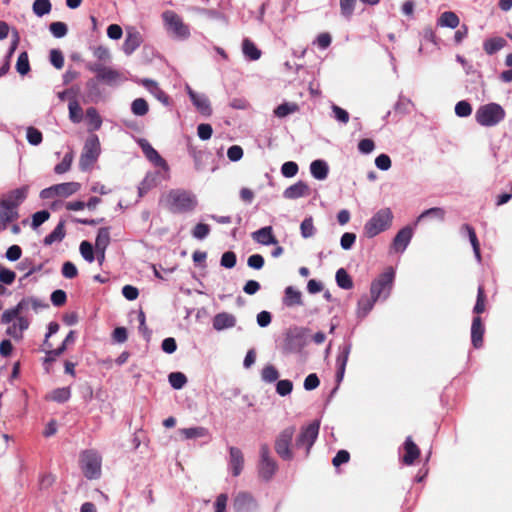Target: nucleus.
Here are the masks:
<instances>
[{
  "label": "nucleus",
  "instance_id": "nucleus-58",
  "mask_svg": "<svg viewBox=\"0 0 512 512\" xmlns=\"http://www.w3.org/2000/svg\"><path fill=\"white\" fill-rule=\"evenodd\" d=\"M293 383L290 380H279L276 384V392L280 396H286L292 392Z\"/></svg>",
  "mask_w": 512,
  "mask_h": 512
},
{
  "label": "nucleus",
  "instance_id": "nucleus-6",
  "mask_svg": "<svg viewBox=\"0 0 512 512\" xmlns=\"http://www.w3.org/2000/svg\"><path fill=\"white\" fill-rule=\"evenodd\" d=\"M162 19L166 30L174 37L179 39H186L190 35L188 25H186L182 18L172 10H166L162 13Z\"/></svg>",
  "mask_w": 512,
  "mask_h": 512
},
{
  "label": "nucleus",
  "instance_id": "nucleus-40",
  "mask_svg": "<svg viewBox=\"0 0 512 512\" xmlns=\"http://www.w3.org/2000/svg\"><path fill=\"white\" fill-rule=\"evenodd\" d=\"M52 8L50 0H35L32 5L33 13L38 17H43L50 13Z\"/></svg>",
  "mask_w": 512,
  "mask_h": 512
},
{
  "label": "nucleus",
  "instance_id": "nucleus-28",
  "mask_svg": "<svg viewBox=\"0 0 512 512\" xmlns=\"http://www.w3.org/2000/svg\"><path fill=\"white\" fill-rule=\"evenodd\" d=\"M283 303L287 307H294L302 305V294L292 286H288L285 289V295L283 297Z\"/></svg>",
  "mask_w": 512,
  "mask_h": 512
},
{
  "label": "nucleus",
  "instance_id": "nucleus-63",
  "mask_svg": "<svg viewBox=\"0 0 512 512\" xmlns=\"http://www.w3.org/2000/svg\"><path fill=\"white\" fill-rule=\"evenodd\" d=\"M213 133L212 126L207 123L199 124L197 127V134L201 140H208L211 138Z\"/></svg>",
  "mask_w": 512,
  "mask_h": 512
},
{
  "label": "nucleus",
  "instance_id": "nucleus-50",
  "mask_svg": "<svg viewBox=\"0 0 512 512\" xmlns=\"http://www.w3.org/2000/svg\"><path fill=\"white\" fill-rule=\"evenodd\" d=\"M261 377H262L263 381L272 383L278 379L279 372L273 365H266L262 369Z\"/></svg>",
  "mask_w": 512,
  "mask_h": 512
},
{
  "label": "nucleus",
  "instance_id": "nucleus-11",
  "mask_svg": "<svg viewBox=\"0 0 512 512\" xmlns=\"http://www.w3.org/2000/svg\"><path fill=\"white\" fill-rule=\"evenodd\" d=\"M278 469L276 461L270 455V449L267 444H262L260 447V462L258 465L259 476L269 481Z\"/></svg>",
  "mask_w": 512,
  "mask_h": 512
},
{
  "label": "nucleus",
  "instance_id": "nucleus-31",
  "mask_svg": "<svg viewBox=\"0 0 512 512\" xmlns=\"http://www.w3.org/2000/svg\"><path fill=\"white\" fill-rule=\"evenodd\" d=\"M379 298L373 297V295H363L358 301L357 314L359 317H366L367 314L373 309L375 302Z\"/></svg>",
  "mask_w": 512,
  "mask_h": 512
},
{
  "label": "nucleus",
  "instance_id": "nucleus-16",
  "mask_svg": "<svg viewBox=\"0 0 512 512\" xmlns=\"http://www.w3.org/2000/svg\"><path fill=\"white\" fill-rule=\"evenodd\" d=\"M256 507L255 499L247 492L238 493L233 500V508L236 512H251Z\"/></svg>",
  "mask_w": 512,
  "mask_h": 512
},
{
  "label": "nucleus",
  "instance_id": "nucleus-52",
  "mask_svg": "<svg viewBox=\"0 0 512 512\" xmlns=\"http://www.w3.org/2000/svg\"><path fill=\"white\" fill-rule=\"evenodd\" d=\"M301 235L304 238L312 237L315 234V227L312 217L305 218L300 225Z\"/></svg>",
  "mask_w": 512,
  "mask_h": 512
},
{
  "label": "nucleus",
  "instance_id": "nucleus-23",
  "mask_svg": "<svg viewBox=\"0 0 512 512\" xmlns=\"http://www.w3.org/2000/svg\"><path fill=\"white\" fill-rule=\"evenodd\" d=\"M236 325V317L227 312H221L213 318V328L217 331L232 328Z\"/></svg>",
  "mask_w": 512,
  "mask_h": 512
},
{
  "label": "nucleus",
  "instance_id": "nucleus-30",
  "mask_svg": "<svg viewBox=\"0 0 512 512\" xmlns=\"http://www.w3.org/2000/svg\"><path fill=\"white\" fill-rule=\"evenodd\" d=\"M460 24V19L455 12L445 11L437 20V25L441 27L457 28Z\"/></svg>",
  "mask_w": 512,
  "mask_h": 512
},
{
  "label": "nucleus",
  "instance_id": "nucleus-51",
  "mask_svg": "<svg viewBox=\"0 0 512 512\" xmlns=\"http://www.w3.org/2000/svg\"><path fill=\"white\" fill-rule=\"evenodd\" d=\"M49 61L56 68L61 69L64 66V55L60 49H51Z\"/></svg>",
  "mask_w": 512,
  "mask_h": 512
},
{
  "label": "nucleus",
  "instance_id": "nucleus-19",
  "mask_svg": "<svg viewBox=\"0 0 512 512\" xmlns=\"http://www.w3.org/2000/svg\"><path fill=\"white\" fill-rule=\"evenodd\" d=\"M413 232L409 226L398 231L393 239L392 246L396 252H403L411 241Z\"/></svg>",
  "mask_w": 512,
  "mask_h": 512
},
{
  "label": "nucleus",
  "instance_id": "nucleus-27",
  "mask_svg": "<svg viewBox=\"0 0 512 512\" xmlns=\"http://www.w3.org/2000/svg\"><path fill=\"white\" fill-rule=\"evenodd\" d=\"M230 465L233 476H239L243 470L244 457L241 450L237 447H230Z\"/></svg>",
  "mask_w": 512,
  "mask_h": 512
},
{
  "label": "nucleus",
  "instance_id": "nucleus-43",
  "mask_svg": "<svg viewBox=\"0 0 512 512\" xmlns=\"http://www.w3.org/2000/svg\"><path fill=\"white\" fill-rule=\"evenodd\" d=\"M299 106L294 102H285L277 106V108L274 110V114L279 117L283 118L286 117L289 114H292L296 111H298Z\"/></svg>",
  "mask_w": 512,
  "mask_h": 512
},
{
  "label": "nucleus",
  "instance_id": "nucleus-17",
  "mask_svg": "<svg viewBox=\"0 0 512 512\" xmlns=\"http://www.w3.org/2000/svg\"><path fill=\"white\" fill-rule=\"evenodd\" d=\"M311 194V189L307 183L298 181L297 183L289 186L283 192V196L286 199H298L301 197H307Z\"/></svg>",
  "mask_w": 512,
  "mask_h": 512
},
{
  "label": "nucleus",
  "instance_id": "nucleus-44",
  "mask_svg": "<svg viewBox=\"0 0 512 512\" xmlns=\"http://www.w3.org/2000/svg\"><path fill=\"white\" fill-rule=\"evenodd\" d=\"M486 309V294L483 285H480L477 290V299L475 306L473 308V312L479 316Z\"/></svg>",
  "mask_w": 512,
  "mask_h": 512
},
{
  "label": "nucleus",
  "instance_id": "nucleus-62",
  "mask_svg": "<svg viewBox=\"0 0 512 512\" xmlns=\"http://www.w3.org/2000/svg\"><path fill=\"white\" fill-rule=\"evenodd\" d=\"M80 252L86 261L93 262V260H94L93 246L88 241H83L80 244Z\"/></svg>",
  "mask_w": 512,
  "mask_h": 512
},
{
  "label": "nucleus",
  "instance_id": "nucleus-13",
  "mask_svg": "<svg viewBox=\"0 0 512 512\" xmlns=\"http://www.w3.org/2000/svg\"><path fill=\"white\" fill-rule=\"evenodd\" d=\"M29 187L24 185L20 188L14 189L0 200V206H8L12 210H17L18 206L27 198Z\"/></svg>",
  "mask_w": 512,
  "mask_h": 512
},
{
  "label": "nucleus",
  "instance_id": "nucleus-29",
  "mask_svg": "<svg viewBox=\"0 0 512 512\" xmlns=\"http://www.w3.org/2000/svg\"><path fill=\"white\" fill-rule=\"evenodd\" d=\"M141 147L144 155L149 161H151L152 163L159 167L167 166L166 161L148 142L141 144Z\"/></svg>",
  "mask_w": 512,
  "mask_h": 512
},
{
  "label": "nucleus",
  "instance_id": "nucleus-54",
  "mask_svg": "<svg viewBox=\"0 0 512 512\" xmlns=\"http://www.w3.org/2000/svg\"><path fill=\"white\" fill-rule=\"evenodd\" d=\"M427 217H434L439 220H443L445 217V210L440 207H433L428 210H425L419 217L418 221H421Z\"/></svg>",
  "mask_w": 512,
  "mask_h": 512
},
{
  "label": "nucleus",
  "instance_id": "nucleus-22",
  "mask_svg": "<svg viewBox=\"0 0 512 512\" xmlns=\"http://www.w3.org/2000/svg\"><path fill=\"white\" fill-rule=\"evenodd\" d=\"M405 454L402 461L405 465H412L415 460L420 456V449L414 443L411 436H408L404 442Z\"/></svg>",
  "mask_w": 512,
  "mask_h": 512
},
{
  "label": "nucleus",
  "instance_id": "nucleus-53",
  "mask_svg": "<svg viewBox=\"0 0 512 512\" xmlns=\"http://www.w3.org/2000/svg\"><path fill=\"white\" fill-rule=\"evenodd\" d=\"M49 217L50 213L48 210L37 211L32 215L31 227L33 229H37L40 225L47 221Z\"/></svg>",
  "mask_w": 512,
  "mask_h": 512
},
{
  "label": "nucleus",
  "instance_id": "nucleus-1",
  "mask_svg": "<svg viewBox=\"0 0 512 512\" xmlns=\"http://www.w3.org/2000/svg\"><path fill=\"white\" fill-rule=\"evenodd\" d=\"M48 307L49 303L46 300L33 296L22 298L16 306L4 310L1 315V323L10 324L5 331L6 335L15 340L22 339L23 332L30 326V320L24 315V313L29 308L38 313Z\"/></svg>",
  "mask_w": 512,
  "mask_h": 512
},
{
  "label": "nucleus",
  "instance_id": "nucleus-60",
  "mask_svg": "<svg viewBox=\"0 0 512 512\" xmlns=\"http://www.w3.org/2000/svg\"><path fill=\"white\" fill-rule=\"evenodd\" d=\"M210 233V227L204 223H198L192 230V235L196 239H204Z\"/></svg>",
  "mask_w": 512,
  "mask_h": 512
},
{
  "label": "nucleus",
  "instance_id": "nucleus-38",
  "mask_svg": "<svg viewBox=\"0 0 512 512\" xmlns=\"http://www.w3.org/2000/svg\"><path fill=\"white\" fill-rule=\"evenodd\" d=\"M179 433L184 439H195L207 436L208 430L205 427H190L180 429Z\"/></svg>",
  "mask_w": 512,
  "mask_h": 512
},
{
  "label": "nucleus",
  "instance_id": "nucleus-46",
  "mask_svg": "<svg viewBox=\"0 0 512 512\" xmlns=\"http://www.w3.org/2000/svg\"><path fill=\"white\" fill-rule=\"evenodd\" d=\"M16 70L20 75H26L30 71L29 57L27 52L19 54L16 62Z\"/></svg>",
  "mask_w": 512,
  "mask_h": 512
},
{
  "label": "nucleus",
  "instance_id": "nucleus-21",
  "mask_svg": "<svg viewBox=\"0 0 512 512\" xmlns=\"http://www.w3.org/2000/svg\"><path fill=\"white\" fill-rule=\"evenodd\" d=\"M252 238L254 241L262 245H276L278 243L271 226L262 227L261 229L253 232Z\"/></svg>",
  "mask_w": 512,
  "mask_h": 512
},
{
  "label": "nucleus",
  "instance_id": "nucleus-5",
  "mask_svg": "<svg viewBox=\"0 0 512 512\" xmlns=\"http://www.w3.org/2000/svg\"><path fill=\"white\" fill-rule=\"evenodd\" d=\"M80 468L88 479H98L101 476V456L93 451L86 450L80 455Z\"/></svg>",
  "mask_w": 512,
  "mask_h": 512
},
{
  "label": "nucleus",
  "instance_id": "nucleus-8",
  "mask_svg": "<svg viewBox=\"0 0 512 512\" xmlns=\"http://www.w3.org/2000/svg\"><path fill=\"white\" fill-rule=\"evenodd\" d=\"M295 431L294 426L286 427L275 439L274 449L283 460L290 461L293 459L292 440Z\"/></svg>",
  "mask_w": 512,
  "mask_h": 512
},
{
  "label": "nucleus",
  "instance_id": "nucleus-18",
  "mask_svg": "<svg viewBox=\"0 0 512 512\" xmlns=\"http://www.w3.org/2000/svg\"><path fill=\"white\" fill-rule=\"evenodd\" d=\"M351 348H352L351 344H345L340 347L339 354L336 358V365H337L336 380L338 383L341 382L344 377L346 365H347L349 355L351 352Z\"/></svg>",
  "mask_w": 512,
  "mask_h": 512
},
{
  "label": "nucleus",
  "instance_id": "nucleus-20",
  "mask_svg": "<svg viewBox=\"0 0 512 512\" xmlns=\"http://www.w3.org/2000/svg\"><path fill=\"white\" fill-rule=\"evenodd\" d=\"M484 332H485V327L483 325L481 317L480 316L474 317L472 320V325H471V341L475 348L482 347Z\"/></svg>",
  "mask_w": 512,
  "mask_h": 512
},
{
  "label": "nucleus",
  "instance_id": "nucleus-41",
  "mask_svg": "<svg viewBox=\"0 0 512 512\" xmlns=\"http://www.w3.org/2000/svg\"><path fill=\"white\" fill-rule=\"evenodd\" d=\"M69 118L74 123H80L83 119V110L76 100H70L68 104Z\"/></svg>",
  "mask_w": 512,
  "mask_h": 512
},
{
  "label": "nucleus",
  "instance_id": "nucleus-64",
  "mask_svg": "<svg viewBox=\"0 0 512 512\" xmlns=\"http://www.w3.org/2000/svg\"><path fill=\"white\" fill-rule=\"evenodd\" d=\"M16 278V274L14 271L2 268L0 271V282L5 285H11Z\"/></svg>",
  "mask_w": 512,
  "mask_h": 512
},
{
  "label": "nucleus",
  "instance_id": "nucleus-12",
  "mask_svg": "<svg viewBox=\"0 0 512 512\" xmlns=\"http://www.w3.org/2000/svg\"><path fill=\"white\" fill-rule=\"evenodd\" d=\"M86 67L89 71L96 73L99 82L113 85L121 80V73L111 67H106L100 63H88Z\"/></svg>",
  "mask_w": 512,
  "mask_h": 512
},
{
  "label": "nucleus",
  "instance_id": "nucleus-57",
  "mask_svg": "<svg viewBox=\"0 0 512 512\" xmlns=\"http://www.w3.org/2000/svg\"><path fill=\"white\" fill-rule=\"evenodd\" d=\"M455 113L459 117H468L472 113V106L465 100L459 101L455 106Z\"/></svg>",
  "mask_w": 512,
  "mask_h": 512
},
{
  "label": "nucleus",
  "instance_id": "nucleus-61",
  "mask_svg": "<svg viewBox=\"0 0 512 512\" xmlns=\"http://www.w3.org/2000/svg\"><path fill=\"white\" fill-rule=\"evenodd\" d=\"M265 264L264 257L260 254H253L248 257L247 265L255 270H260Z\"/></svg>",
  "mask_w": 512,
  "mask_h": 512
},
{
  "label": "nucleus",
  "instance_id": "nucleus-7",
  "mask_svg": "<svg viewBox=\"0 0 512 512\" xmlns=\"http://www.w3.org/2000/svg\"><path fill=\"white\" fill-rule=\"evenodd\" d=\"M395 273L389 267L381 273L375 280L372 281L370 286V294L375 298L386 299L392 290Z\"/></svg>",
  "mask_w": 512,
  "mask_h": 512
},
{
  "label": "nucleus",
  "instance_id": "nucleus-47",
  "mask_svg": "<svg viewBox=\"0 0 512 512\" xmlns=\"http://www.w3.org/2000/svg\"><path fill=\"white\" fill-rule=\"evenodd\" d=\"M168 379L174 389H181L187 383V377L182 372H172L169 374Z\"/></svg>",
  "mask_w": 512,
  "mask_h": 512
},
{
  "label": "nucleus",
  "instance_id": "nucleus-55",
  "mask_svg": "<svg viewBox=\"0 0 512 512\" xmlns=\"http://www.w3.org/2000/svg\"><path fill=\"white\" fill-rule=\"evenodd\" d=\"M26 138L28 143L34 146L39 145L43 139L42 133L34 127L27 128Z\"/></svg>",
  "mask_w": 512,
  "mask_h": 512
},
{
  "label": "nucleus",
  "instance_id": "nucleus-2",
  "mask_svg": "<svg viewBox=\"0 0 512 512\" xmlns=\"http://www.w3.org/2000/svg\"><path fill=\"white\" fill-rule=\"evenodd\" d=\"M393 214L390 208H383L377 211L364 225V235L373 238L386 231L392 225Z\"/></svg>",
  "mask_w": 512,
  "mask_h": 512
},
{
  "label": "nucleus",
  "instance_id": "nucleus-4",
  "mask_svg": "<svg viewBox=\"0 0 512 512\" xmlns=\"http://www.w3.org/2000/svg\"><path fill=\"white\" fill-rule=\"evenodd\" d=\"M505 115V110L499 104L489 103L477 109L475 118L481 126L491 127L501 122Z\"/></svg>",
  "mask_w": 512,
  "mask_h": 512
},
{
  "label": "nucleus",
  "instance_id": "nucleus-14",
  "mask_svg": "<svg viewBox=\"0 0 512 512\" xmlns=\"http://www.w3.org/2000/svg\"><path fill=\"white\" fill-rule=\"evenodd\" d=\"M64 195V183H59L48 188L43 189L40 192V198L43 200L54 199L50 204V209L58 210L63 202L61 200L55 199L56 197H61Z\"/></svg>",
  "mask_w": 512,
  "mask_h": 512
},
{
  "label": "nucleus",
  "instance_id": "nucleus-49",
  "mask_svg": "<svg viewBox=\"0 0 512 512\" xmlns=\"http://www.w3.org/2000/svg\"><path fill=\"white\" fill-rule=\"evenodd\" d=\"M357 0H339L341 15L350 19L354 13Z\"/></svg>",
  "mask_w": 512,
  "mask_h": 512
},
{
  "label": "nucleus",
  "instance_id": "nucleus-59",
  "mask_svg": "<svg viewBox=\"0 0 512 512\" xmlns=\"http://www.w3.org/2000/svg\"><path fill=\"white\" fill-rule=\"evenodd\" d=\"M237 257L233 251L223 253L221 257V265L225 268L231 269L236 265Z\"/></svg>",
  "mask_w": 512,
  "mask_h": 512
},
{
  "label": "nucleus",
  "instance_id": "nucleus-3",
  "mask_svg": "<svg viewBox=\"0 0 512 512\" xmlns=\"http://www.w3.org/2000/svg\"><path fill=\"white\" fill-rule=\"evenodd\" d=\"M167 202L172 213L190 212L197 205L195 196L183 190H171L167 195Z\"/></svg>",
  "mask_w": 512,
  "mask_h": 512
},
{
  "label": "nucleus",
  "instance_id": "nucleus-36",
  "mask_svg": "<svg viewBox=\"0 0 512 512\" xmlns=\"http://www.w3.org/2000/svg\"><path fill=\"white\" fill-rule=\"evenodd\" d=\"M242 50L244 55L250 60H258L261 57V51L250 39L246 38L242 42Z\"/></svg>",
  "mask_w": 512,
  "mask_h": 512
},
{
  "label": "nucleus",
  "instance_id": "nucleus-34",
  "mask_svg": "<svg viewBox=\"0 0 512 512\" xmlns=\"http://www.w3.org/2000/svg\"><path fill=\"white\" fill-rule=\"evenodd\" d=\"M310 171L314 178L324 180L328 175V165L323 160H314L310 165Z\"/></svg>",
  "mask_w": 512,
  "mask_h": 512
},
{
  "label": "nucleus",
  "instance_id": "nucleus-39",
  "mask_svg": "<svg viewBox=\"0 0 512 512\" xmlns=\"http://www.w3.org/2000/svg\"><path fill=\"white\" fill-rule=\"evenodd\" d=\"M462 229L467 232L469 240L473 247L474 254H475L477 260L480 261L481 260L480 243H479V240L477 238L474 228L472 226H470L469 224H464L462 226Z\"/></svg>",
  "mask_w": 512,
  "mask_h": 512
},
{
  "label": "nucleus",
  "instance_id": "nucleus-9",
  "mask_svg": "<svg viewBox=\"0 0 512 512\" xmlns=\"http://www.w3.org/2000/svg\"><path fill=\"white\" fill-rule=\"evenodd\" d=\"M100 141L97 135L91 134L85 141L80 157V167L83 170L89 169L97 161L100 155Z\"/></svg>",
  "mask_w": 512,
  "mask_h": 512
},
{
  "label": "nucleus",
  "instance_id": "nucleus-15",
  "mask_svg": "<svg viewBox=\"0 0 512 512\" xmlns=\"http://www.w3.org/2000/svg\"><path fill=\"white\" fill-rule=\"evenodd\" d=\"M187 93L193 105L202 115L210 116L212 114L210 101L206 95L196 93L189 86H187Z\"/></svg>",
  "mask_w": 512,
  "mask_h": 512
},
{
  "label": "nucleus",
  "instance_id": "nucleus-10",
  "mask_svg": "<svg viewBox=\"0 0 512 512\" xmlns=\"http://www.w3.org/2000/svg\"><path fill=\"white\" fill-rule=\"evenodd\" d=\"M319 428L320 423L318 421H314L309 425L302 427L298 437L296 438L295 447L297 449L304 448L306 457L309 455L310 449L318 437Z\"/></svg>",
  "mask_w": 512,
  "mask_h": 512
},
{
  "label": "nucleus",
  "instance_id": "nucleus-56",
  "mask_svg": "<svg viewBox=\"0 0 512 512\" xmlns=\"http://www.w3.org/2000/svg\"><path fill=\"white\" fill-rule=\"evenodd\" d=\"M298 164L293 161L285 162L281 167V173L284 177L291 178L298 173Z\"/></svg>",
  "mask_w": 512,
  "mask_h": 512
},
{
  "label": "nucleus",
  "instance_id": "nucleus-45",
  "mask_svg": "<svg viewBox=\"0 0 512 512\" xmlns=\"http://www.w3.org/2000/svg\"><path fill=\"white\" fill-rule=\"evenodd\" d=\"M131 111L136 116H144L149 111V105L144 98H137L131 104Z\"/></svg>",
  "mask_w": 512,
  "mask_h": 512
},
{
  "label": "nucleus",
  "instance_id": "nucleus-25",
  "mask_svg": "<svg viewBox=\"0 0 512 512\" xmlns=\"http://www.w3.org/2000/svg\"><path fill=\"white\" fill-rule=\"evenodd\" d=\"M142 43V36L138 31H128L122 49L126 55L132 54Z\"/></svg>",
  "mask_w": 512,
  "mask_h": 512
},
{
  "label": "nucleus",
  "instance_id": "nucleus-48",
  "mask_svg": "<svg viewBox=\"0 0 512 512\" xmlns=\"http://www.w3.org/2000/svg\"><path fill=\"white\" fill-rule=\"evenodd\" d=\"M86 118L94 130L99 129L101 127V117L94 107H89L86 110Z\"/></svg>",
  "mask_w": 512,
  "mask_h": 512
},
{
  "label": "nucleus",
  "instance_id": "nucleus-35",
  "mask_svg": "<svg viewBox=\"0 0 512 512\" xmlns=\"http://www.w3.org/2000/svg\"><path fill=\"white\" fill-rule=\"evenodd\" d=\"M63 229H64V218H60L55 229L44 238V240H43L44 245L49 246L56 241H61L62 238L64 237Z\"/></svg>",
  "mask_w": 512,
  "mask_h": 512
},
{
  "label": "nucleus",
  "instance_id": "nucleus-37",
  "mask_svg": "<svg viewBox=\"0 0 512 512\" xmlns=\"http://www.w3.org/2000/svg\"><path fill=\"white\" fill-rule=\"evenodd\" d=\"M337 285L342 289H352L353 288V280L348 272L344 268H340L337 270L335 275Z\"/></svg>",
  "mask_w": 512,
  "mask_h": 512
},
{
  "label": "nucleus",
  "instance_id": "nucleus-26",
  "mask_svg": "<svg viewBox=\"0 0 512 512\" xmlns=\"http://www.w3.org/2000/svg\"><path fill=\"white\" fill-rule=\"evenodd\" d=\"M506 45L507 42L503 37H490L484 40L483 50L487 55L491 56L503 49Z\"/></svg>",
  "mask_w": 512,
  "mask_h": 512
},
{
  "label": "nucleus",
  "instance_id": "nucleus-33",
  "mask_svg": "<svg viewBox=\"0 0 512 512\" xmlns=\"http://www.w3.org/2000/svg\"><path fill=\"white\" fill-rule=\"evenodd\" d=\"M45 358L43 362L44 369L46 372L50 371V365L56 360L58 356L64 353V341L56 349L44 348Z\"/></svg>",
  "mask_w": 512,
  "mask_h": 512
},
{
  "label": "nucleus",
  "instance_id": "nucleus-24",
  "mask_svg": "<svg viewBox=\"0 0 512 512\" xmlns=\"http://www.w3.org/2000/svg\"><path fill=\"white\" fill-rule=\"evenodd\" d=\"M141 84L161 103L169 105L170 97L151 79H142Z\"/></svg>",
  "mask_w": 512,
  "mask_h": 512
},
{
  "label": "nucleus",
  "instance_id": "nucleus-42",
  "mask_svg": "<svg viewBox=\"0 0 512 512\" xmlns=\"http://www.w3.org/2000/svg\"><path fill=\"white\" fill-rule=\"evenodd\" d=\"M110 243V232L108 228H100L95 241L96 250H106Z\"/></svg>",
  "mask_w": 512,
  "mask_h": 512
},
{
  "label": "nucleus",
  "instance_id": "nucleus-32",
  "mask_svg": "<svg viewBox=\"0 0 512 512\" xmlns=\"http://www.w3.org/2000/svg\"><path fill=\"white\" fill-rule=\"evenodd\" d=\"M19 218L17 210H12L8 206H0V228L5 230L7 225Z\"/></svg>",
  "mask_w": 512,
  "mask_h": 512
}]
</instances>
